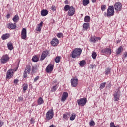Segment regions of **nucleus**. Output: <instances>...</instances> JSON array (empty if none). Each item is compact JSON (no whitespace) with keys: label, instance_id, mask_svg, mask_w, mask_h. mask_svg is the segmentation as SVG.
<instances>
[{"label":"nucleus","instance_id":"a18cd8bd","mask_svg":"<svg viewBox=\"0 0 127 127\" xmlns=\"http://www.w3.org/2000/svg\"><path fill=\"white\" fill-rule=\"evenodd\" d=\"M27 74L28 73L26 72V71H24V74H23L24 78H27Z\"/></svg>","mask_w":127,"mask_h":127},{"label":"nucleus","instance_id":"f03ea898","mask_svg":"<svg viewBox=\"0 0 127 127\" xmlns=\"http://www.w3.org/2000/svg\"><path fill=\"white\" fill-rule=\"evenodd\" d=\"M115 14V9L114 6H109L107 9V17L114 16Z\"/></svg>","mask_w":127,"mask_h":127},{"label":"nucleus","instance_id":"7ed1b4c3","mask_svg":"<svg viewBox=\"0 0 127 127\" xmlns=\"http://www.w3.org/2000/svg\"><path fill=\"white\" fill-rule=\"evenodd\" d=\"M54 116V112H53V109L49 110L46 114V119L47 121L51 120Z\"/></svg>","mask_w":127,"mask_h":127},{"label":"nucleus","instance_id":"58836bf2","mask_svg":"<svg viewBox=\"0 0 127 127\" xmlns=\"http://www.w3.org/2000/svg\"><path fill=\"white\" fill-rule=\"evenodd\" d=\"M110 127H119V125H116L115 126V124L114 123V122H111L110 124Z\"/></svg>","mask_w":127,"mask_h":127},{"label":"nucleus","instance_id":"412c9836","mask_svg":"<svg viewBox=\"0 0 127 127\" xmlns=\"http://www.w3.org/2000/svg\"><path fill=\"white\" fill-rule=\"evenodd\" d=\"M10 35L9 34H5L2 36L1 38L3 40H5V39H7V38H9Z\"/></svg>","mask_w":127,"mask_h":127},{"label":"nucleus","instance_id":"39448f33","mask_svg":"<svg viewBox=\"0 0 127 127\" xmlns=\"http://www.w3.org/2000/svg\"><path fill=\"white\" fill-rule=\"evenodd\" d=\"M114 8L116 12H119L122 10V4L120 2H116L114 4Z\"/></svg>","mask_w":127,"mask_h":127},{"label":"nucleus","instance_id":"0eeeda50","mask_svg":"<svg viewBox=\"0 0 127 127\" xmlns=\"http://www.w3.org/2000/svg\"><path fill=\"white\" fill-rule=\"evenodd\" d=\"M9 61V57H8V55H3L1 58V63L4 64L6 63L7 61Z\"/></svg>","mask_w":127,"mask_h":127},{"label":"nucleus","instance_id":"4d7b16f0","mask_svg":"<svg viewBox=\"0 0 127 127\" xmlns=\"http://www.w3.org/2000/svg\"><path fill=\"white\" fill-rule=\"evenodd\" d=\"M7 18H10V14H8L6 16Z\"/></svg>","mask_w":127,"mask_h":127},{"label":"nucleus","instance_id":"49530a36","mask_svg":"<svg viewBox=\"0 0 127 127\" xmlns=\"http://www.w3.org/2000/svg\"><path fill=\"white\" fill-rule=\"evenodd\" d=\"M3 125H4V122L1 120H0V127H2Z\"/></svg>","mask_w":127,"mask_h":127},{"label":"nucleus","instance_id":"a878e982","mask_svg":"<svg viewBox=\"0 0 127 127\" xmlns=\"http://www.w3.org/2000/svg\"><path fill=\"white\" fill-rule=\"evenodd\" d=\"M7 46H8V49L9 50H12L13 49V45L11 43H7Z\"/></svg>","mask_w":127,"mask_h":127},{"label":"nucleus","instance_id":"2f4dec72","mask_svg":"<svg viewBox=\"0 0 127 127\" xmlns=\"http://www.w3.org/2000/svg\"><path fill=\"white\" fill-rule=\"evenodd\" d=\"M75 118L76 115H75V113L72 114L70 118V121H74V120H75Z\"/></svg>","mask_w":127,"mask_h":127},{"label":"nucleus","instance_id":"c9c22d12","mask_svg":"<svg viewBox=\"0 0 127 127\" xmlns=\"http://www.w3.org/2000/svg\"><path fill=\"white\" fill-rule=\"evenodd\" d=\"M60 59H61L60 57L59 56L57 57L55 60L56 63H59V62H60Z\"/></svg>","mask_w":127,"mask_h":127},{"label":"nucleus","instance_id":"37998d69","mask_svg":"<svg viewBox=\"0 0 127 127\" xmlns=\"http://www.w3.org/2000/svg\"><path fill=\"white\" fill-rule=\"evenodd\" d=\"M101 9L102 11H105V10H106V5H102Z\"/></svg>","mask_w":127,"mask_h":127},{"label":"nucleus","instance_id":"4be33fe9","mask_svg":"<svg viewBox=\"0 0 127 127\" xmlns=\"http://www.w3.org/2000/svg\"><path fill=\"white\" fill-rule=\"evenodd\" d=\"M37 103L38 105H42V104L44 103V101L43 100V99H42V97H39L37 100Z\"/></svg>","mask_w":127,"mask_h":127},{"label":"nucleus","instance_id":"473e14b6","mask_svg":"<svg viewBox=\"0 0 127 127\" xmlns=\"http://www.w3.org/2000/svg\"><path fill=\"white\" fill-rule=\"evenodd\" d=\"M106 86V82L102 83L100 84V90H102L105 88V86Z\"/></svg>","mask_w":127,"mask_h":127},{"label":"nucleus","instance_id":"13d9d810","mask_svg":"<svg viewBox=\"0 0 127 127\" xmlns=\"http://www.w3.org/2000/svg\"><path fill=\"white\" fill-rule=\"evenodd\" d=\"M104 16L106 17V16H108V13L104 12Z\"/></svg>","mask_w":127,"mask_h":127},{"label":"nucleus","instance_id":"393cba45","mask_svg":"<svg viewBox=\"0 0 127 127\" xmlns=\"http://www.w3.org/2000/svg\"><path fill=\"white\" fill-rule=\"evenodd\" d=\"M83 5H84V6H87V5L88 4H89V3H90V0H83Z\"/></svg>","mask_w":127,"mask_h":127},{"label":"nucleus","instance_id":"20e7f679","mask_svg":"<svg viewBox=\"0 0 127 127\" xmlns=\"http://www.w3.org/2000/svg\"><path fill=\"white\" fill-rule=\"evenodd\" d=\"M87 103V98H83L77 100V103L78 106H84Z\"/></svg>","mask_w":127,"mask_h":127},{"label":"nucleus","instance_id":"dca6fc26","mask_svg":"<svg viewBox=\"0 0 127 127\" xmlns=\"http://www.w3.org/2000/svg\"><path fill=\"white\" fill-rule=\"evenodd\" d=\"M102 53H108V54H111L112 53V50L109 48H106L102 50Z\"/></svg>","mask_w":127,"mask_h":127},{"label":"nucleus","instance_id":"5701e85b","mask_svg":"<svg viewBox=\"0 0 127 127\" xmlns=\"http://www.w3.org/2000/svg\"><path fill=\"white\" fill-rule=\"evenodd\" d=\"M19 20V17L18 16V15L16 14L13 18V21L14 22H17Z\"/></svg>","mask_w":127,"mask_h":127},{"label":"nucleus","instance_id":"9d476101","mask_svg":"<svg viewBox=\"0 0 127 127\" xmlns=\"http://www.w3.org/2000/svg\"><path fill=\"white\" fill-rule=\"evenodd\" d=\"M26 37H27L26 28H23L21 32V38L22 39H26Z\"/></svg>","mask_w":127,"mask_h":127},{"label":"nucleus","instance_id":"aec40b11","mask_svg":"<svg viewBox=\"0 0 127 127\" xmlns=\"http://www.w3.org/2000/svg\"><path fill=\"white\" fill-rule=\"evenodd\" d=\"M113 97H114V98L115 102H116V101L118 102V101H119V97L118 95V92H116L115 93H114L113 94Z\"/></svg>","mask_w":127,"mask_h":127},{"label":"nucleus","instance_id":"8fccbe9b","mask_svg":"<svg viewBox=\"0 0 127 127\" xmlns=\"http://www.w3.org/2000/svg\"><path fill=\"white\" fill-rule=\"evenodd\" d=\"M18 82H19V80L18 79H15L14 80V84L15 85H17V83H18Z\"/></svg>","mask_w":127,"mask_h":127},{"label":"nucleus","instance_id":"79ce46f5","mask_svg":"<svg viewBox=\"0 0 127 127\" xmlns=\"http://www.w3.org/2000/svg\"><path fill=\"white\" fill-rule=\"evenodd\" d=\"M89 126L90 127H94L95 126V122L94 121H91L89 122Z\"/></svg>","mask_w":127,"mask_h":127},{"label":"nucleus","instance_id":"72a5a7b5","mask_svg":"<svg viewBox=\"0 0 127 127\" xmlns=\"http://www.w3.org/2000/svg\"><path fill=\"white\" fill-rule=\"evenodd\" d=\"M27 87H28L27 84H23V92H25V91H26L27 90Z\"/></svg>","mask_w":127,"mask_h":127},{"label":"nucleus","instance_id":"6e6d98bb","mask_svg":"<svg viewBox=\"0 0 127 127\" xmlns=\"http://www.w3.org/2000/svg\"><path fill=\"white\" fill-rule=\"evenodd\" d=\"M30 122L32 124H34V120H33V119H31Z\"/></svg>","mask_w":127,"mask_h":127},{"label":"nucleus","instance_id":"4c0bfd02","mask_svg":"<svg viewBox=\"0 0 127 127\" xmlns=\"http://www.w3.org/2000/svg\"><path fill=\"white\" fill-rule=\"evenodd\" d=\"M92 57L93 59H96L97 57V53L93 52L92 54Z\"/></svg>","mask_w":127,"mask_h":127},{"label":"nucleus","instance_id":"b1692460","mask_svg":"<svg viewBox=\"0 0 127 127\" xmlns=\"http://www.w3.org/2000/svg\"><path fill=\"white\" fill-rule=\"evenodd\" d=\"M30 69H31V66H30V65H28L26 67L24 71H26L28 74H29L31 71Z\"/></svg>","mask_w":127,"mask_h":127},{"label":"nucleus","instance_id":"ea45409f","mask_svg":"<svg viewBox=\"0 0 127 127\" xmlns=\"http://www.w3.org/2000/svg\"><path fill=\"white\" fill-rule=\"evenodd\" d=\"M68 117H69V114L66 113L63 115V118L64 119H65V120H67L68 119Z\"/></svg>","mask_w":127,"mask_h":127},{"label":"nucleus","instance_id":"3c124183","mask_svg":"<svg viewBox=\"0 0 127 127\" xmlns=\"http://www.w3.org/2000/svg\"><path fill=\"white\" fill-rule=\"evenodd\" d=\"M36 69L35 68V67H34V66H32V72L33 73H34V72H35Z\"/></svg>","mask_w":127,"mask_h":127},{"label":"nucleus","instance_id":"052dcab7","mask_svg":"<svg viewBox=\"0 0 127 127\" xmlns=\"http://www.w3.org/2000/svg\"><path fill=\"white\" fill-rule=\"evenodd\" d=\"M17 69H18V65L17 67H16V68L15 69V71H17Z\"/></svg>","mask_w":127,"mask_h":127},{"label":"nucleus","instance_id":"9b49d317","mask_svg":"<svg viewBox=\"0 0 127 127\" xmlns=\"http://www.w3.org/2000/svg\"><path fill=\"white\" fill-rule=\"evenodd\" d=\"M71 83L72 87L75 88L77 87V85H78V79L77 78H72L71 79Z\"/></svg>","mask_w":127,"mask_h":127},{"label":"nucleus","instance_id":"4468645a","mask_svg":"<svg viewBox=\"0 0 127 127\" xmlns=\"http://www.w3.org/2000/svg\"><path fill=\"white\" fill-rule=\"evenodd\" d=\"M58 43H59V41L56 38H54L51 41V44H52L53 46H56Z\"/></svg>","mask_w":127,"mask_h":127},{"label":"nucleus","instance_id":"f8f14e48","mask_svg":"<svg viewBox=\"0 0 127 127\" xmlns=\"http://www.w3.org/2000/svg\"><path fill=\"white\" fill-rule=\"evenodd\" d=\"M69 94L66 92H64L63 93L61 98L62 102H65L67 98L68 97Z\"/></svg>","mask_w":127,"mask_h":127},{"label":"nucleus","instance_id":"bf43d9fd","mask_svg":"<svg viewBox=\"0 0 127 127\" xmlns=\"http://www.w3.org/2000/svg\"><path fill=\"white\" fill-rule=\"evenodd\" d=\"M96 1H97V0H92V2H93V3H95Z\"/></svg>","mask_w":127,"mask_h":127},{"label":"nucleus","instance_id":"423d86ee","mask_svg":"<svg viewBox=\"0 0 127 127\" xmlns=\"http://www.w3.org/2000/svg\"><path fill=\"white\" fill-rule=\"evenodd\" d=\"M13 71L14 69H9L7 71L6 75V79H11L13 76Z\"/></svg>","mask_w":127,"mask_h":127},{"label":"nucleus","instance_id":"c85d7f7f","mask_svg":"<svg viewBox=\"0 0 127 127\" xmlns=\"http://www.w3.org/2000/svg\"><path fill=\"white\" fill-rule=\"evenodd\" d=\"M79 65L81 67H83L84 65H86V61L82 60L80 62Z\"/></svg>","mask_w":127,"mask_h":127},{"label":"nucleus","instance_id":"7c9ffc66","mask_svg":"<svg viewBox=\"0 0 127 127\" xmlns=\"http://www.w3.org/2000/svg\"><path fill=\"white\" fill-rule=\"evenodd\" d=\"M32 61L33 62H37L38 61V57L37 56H34L32 59Z\"/></svg>","mask_w":127,"mask_h":127},{"label":"nucleus","instance_id":"c756f323","mask_svg":"<svg viewBox=\"0 0 127 127\" xmlns=\"http://www.w3.org/2000/svg\"><path fill=\"white\" fill-rule=\"evenodd\" d=\"M71 8V7H70L68 5H66L64 7V11L66 12L68 11Z\"/></svg>","mask_w":127,"mask_h":127},{"label":"nucleus","instance_id":"603ef678","mask_svg":"<svg viewBox=\"0 0 127 127\" xmlns=\"http://www.w3.org/2000/svg\"><path fill=\"white\" fill-rule=\"evenodd\" d=\"M51 9H52V10H53V11H55V10H56V7H55V6H52Z\"/></svg>","mask_w":127,"mask_h":127},{"label":"nucleus","instance_id":"c03bdc74","mask_svg":"<svg viewBox=\"0 0 127 127\" xmlns=\"http://www.w3.org/2000/svg\"><path fill=\"white\" fill-rule=\"evenodd\" d=\"M57 36L59 38H61V37H62V33H58L57 35Z\"/></svg>","mask_w":127,"mask_h":127},{"label":"nucleus","instance_id":"680f3d73","mask_svg":"<svg viewBox=\"0 0 127 127\" xmlns=\"http://www.w3.org/2000/svg\"><path fill=\"white\" fill-rule=\"evenodd\" d=\"M94 68V66H93V67H92V69H93Z\"/></svg>","mask_w":127,"mask_h":127},{"label":"nucleus","instance_id":"cd10ccee","mask_svg":"<svg viewBox=\"0 0 127 127\" xmlns=\"http://www.w3.org/2000/svg\"><path fill=\"white\" fill-rule=\"evenodd\" d=\"M90 20H91V18L90 16H86L84 18L85 22H90Z\"/></svg>","mask_w":127,"mask_h":127},{"label":"nucleus","instance_id":"ddd939ff","mask_svg":"<svg viewBox=\"0 0 127 127\" xmlns=\"http://www.w3.org/2000/svg\"><path fill=\"white\" fill-rule=\"evenodd\" d=\"M7 27L9 29H16L17 26L16 23H9L7 24Z\"/></svg>","mask_w":127,"mask_h":127},{"label":"nucleus","instance_id":"09e8293b","mask_svg":"<svg viewBox=\"0 0 127 127\" xmlns=\"http://www.w3.org/2000/svg\"><path fill=\"white\" fill-rule=\"evenodd\" d=\"M39 79V76H36L34 79V82H37V80Z\"/></svg>","mask_w":127,"mask_h":127},{"label":"nucleus","instance_id":"6e6552de","mask_svg":"<svg viewBox=\"0 0 127 127\" xmlns=\"http://www.w3.org/2000/svg\"><path fill=\"white\" fill-rule=\"evenodd\" d=\"M48 55H49V52L48 51H44L41 56L40 60H44Z\"/></svg>","mask_w":127,"mask_h":127},{"label":"nucleus","instance_id":"5fc2aeb1","mask_svg":"<svg viewBox=\"0 0 127 127\" xmlns=\"http://www.w3.org/2000/svg\"><path fill=\"white\" fill-rule=\"evenodd\" d=\"M64 3H65V4H69V1H68L67 0H65L64 1Z\"/></svg>","mask_w":127,"mask_h":127},{"label":"nucleus","instance_id":"f704fd0d","mask_svg":"<svg viewBox=\"0 0 127 127\" xmlns=\"http://www.w3.org/2000/svg\"><path fill=\"white\" fill-rule=\"evenodd\" d=\"M90 42H92L93 43H96V38L95 37H91L90 40Z\"/></svg>","mask_w":127,"mask_h":127},{"label":"nucleus","instance_id":"a19ab883","mask_svg":"<svg viewBox=\"0 0 127 127\" xmlns=\"http://www.w3.org/2000/svg\"><path fill=\"white\" fill-rule=\"evenodd\" d=\"M122 52V48L119 47L118 48L117 51L116 52V54H120Z\"/></svg>","mask_w":127,"mask_h":127},{"label":"nucleus","instance_id":"de8ad7c7","mask_svg":"<svg viewBox=\"0 0 127 127\" xmlns=\"http://www.w3.org/2000/svg\"><path fill=\"white\" fill-rule=\"evenodd\" d=\"M18 101H19V102H20L21 101H23V98H22V97L20 96L18 97Z\"/></svg>","mask_w":127,"mask_h":127},{"label":"nucleus","instance_id":"2eb2a0df","mask_svg":"<svg viewBox=\"0 0 127 127\" xmlns=\"http://www.w3.org/2000/svg\"><path fill=\"white\" fill-rule=\"evenodd\" d=\"M53 70V65L52 64H49L46 68V72H47V73H51Z\"/></svg>","mask_w":127,"mask_h":127},{"label":"nucleus","instance_id":"bb28decb","mask_svg":"<svg viewBox=\"0 0 127 127\" xmlns=\"http://www.w3.org/2000/svg\"><path fill=\"white\" fill-rule=\"evenodd\" d=\"M105 75H108L109 74H111V68L107 67L105 69Z\"/></svg>","mask_w":127,"mask_h":127},{"label":"nucleus","instance_id":"f3484780","mask_svg":"<svg viewBox=\"0 0 127 127\" xmlns=\"http://www.w3.org/2000/svg\"><path fill=\"white\" fill-rule=\"evenodd\" d=\"M90 27V23H84L83 25V30H87L88 28Z\"/></svg>","mask_w":127,"mask_h":127},{"label":"nucleus","instance_id":"a211bd4d","mask_svg":"<svg viewBox=\"0 0 127 127\" xmlns=\"http://www.w3.org/2000/svg\"><path fill=\"white\" fill-rule=\"evenodd\" d=\"M42 24H43V22L41 21L40 24L38 25L37 28L36 29V31H41V28L42 27Z\"/></svg>","mask_w":127,"mask_h":127},{"label":"nucleus","instance_id":"e433bc0d","mask_svg":"<svg viewBox=\"0 0 127 127\" xmlns=\"http://www.w3.org/2000/svg\"><path fill=\"white\" fill-rule=\"evenodd\" d=\"M57 90V85H55L52 87L51 90L52 92H55Z\"/></svg>","mask_w":127,"mask_h":127},{"label":"nucleus","instance_id":"864d4df0","mask_svg":"<svg viewBox=\"0 0 127 127\" xmlns=\"http://www.w3.org/2000/svg\"><path fill=\"white\" fill-rule=\"evenodd\" d=\"M96 41H98V40H101V38L100 37H95Z\"/></svg>","mask_w":127,"mask_h":127},{"label":"nucleus","instance_id":"1a4fd4ad","mask_svg":"<svg viewBox=\"0 0 127 127\" xmlns=\"http://www.w3.org/2000/svg\"><path fill=\"white\" fill-rule=\"evenodd\" d=\"M76 9L73 6H70V8L68 10V14L69 16H73L75 14Z\"/></svg>","mask_w":127,"mask_h":127},{"label":"nucleus","instance_id":"f257e3e1","mask_svg":"<svg viewBox=\"0 0 127 127\" xmlns=\"http://www.w3.org/2000/svg\"><path fill=\"white\" fill-rule=\"evenodd\" d=\"M81 53H82V49L77 48L72 52V58H76V57H79L81 55Z\"/></svg>","mask_w":127,"mask_h":127},{"label":"nucleus","instance_id":"6ab92c4d","mask_svg":"<svg viewBox=\"0 0 127 127\" xmlns=\"http://www.w3.org/2000/svg\"><path fill=\"white\" fill-rule=\"evenodd\" d=\"M41 14L42 16H46L47 14H48V11L47 10H43L41 12Z\"/></svg>","mask_w":127,"mask_h":127}]
</instances>
